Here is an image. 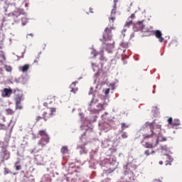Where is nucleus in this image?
<instances>
[{
	"instance_id": "f257e3e1",
	"label": "nucleus",
	"mask_w": 182,
	"mask_h": 182,
	"mask_svg": "<svg viewBox=\"0 0 182 182\" xmlns=\"http://www.w3.org/2000/svg\"><path fill=\"white\" fill-rule=\"evenodd\" d=\"M117 2H119V0H114V6L112 9L111 10V16L109 18V25L108 27H107L105 29L104 33H103V40L105 42L107 41H112V30L114 29V22L116 19V17L114 16L116 15V8L117 5Z\"/></svg>"
},
{
	"instance_id": "f03ea898",
	"label": "nucleus",
	"mask_w": 182,
	"mask_h": 182,
	"mask_svg": "<svg viewBox=\"0 0 182 182\" xmlns=\"http://www.w3.org/2000/svg\"><path fill=\"white\" fill-rule=\"evenodd\" d=\"M144 127L146 129V130H150V134H145L143 135L144 139H151L154 136H157L161 133V125H156L154 127L153 125V123L151 122H146L144 124Z\"/></svg>"
},
{
	"instance_id": "7ed1b4c3",
	"label": "nucleus",
	"mask_w": 182,
	"mask_h": 182,
	"mask_svg": "<svg viewBox=\"0 0 182 182\" xmlns=\"http://www.w3.org/2000/svg\"><path fill=\"white\" fill-rule=\"evenodd\" d=\"M49 112L44 111L42 113V116L38 115L36 117V123H39V122H41V120H44V122H47L48 119H50V117H52L53 116V114L55 113H56V108L50 107L49 109Z\"/></svg>"
},
{
	"instance_id": "20e7f679",
	"label": "nucleus",
	"mask_w": 182,
	"mask_h": 182,
	"mask_svg": "<svg viewBox=\"0 0 182 182\" xmlns=\"http://www.w3.org/2000/svg\"><path fill=\"white\" fill-rule=\"evenodd\" d=\"M98 55H100V65L95 63H92L91 64L92 68L95 72H96V70H99L100 69H103V65H105V62H107V60L106 59V57L103 55V53H99Z\"/></svg>"
},
{
	"instance_id": "39448f33",
	"label": "nucleus",
	"mask_w": 182,
	"mask_h": 182,
	"mask_svg": "<svg viewBox=\"0 0 182 182\" xmlns=\"http://www.w3.org/2000/svg\"><path fill=\"white\" fill-rule=\"evenodd\" d=\"M9 159H11V153L8 151L6 146H2L0 151V163H5Z\"/></svg>"
},
{
	"instance_id": "423d86ee",
	"label": "nucleus",
	"mask_w": 182,
	"mask_h": 182,
	"mask_svg": "<svg viewBox=\"0 0 182 182\" xmlns=\"http://www.w3.org/2000/svg\"><path fill=\"white\" fill-rule=\"evenodd\" d=\"M144 140H147V139H144V136H143L141 144L145 147V149H154V147H156L159 144V136L155 139V142L153 141L151 143L145 142Z\"/></svg>"
},
{
	"instance_id": "0eeeda50",
	"label": "nucleus",
	"mask_w": 182,
	"mask_h": 182,
	"mask_svg": "<svg viewBox=\"0 0 182 182\" xmlns=\"http://www.w3.org/2000/svg\"><path fill=\"white\" fill-rule=\"evenodd\" d=\"M23 100V95H16V97L14 98V101L16 103V109L18 110H22L23 109V107L21 105V101Z\"/></svg>"
},
{
	"instance_id": "6e6552de",
	"label": "nucleus",
	"mask_w": 182,
	"mask_h": 182,
	"mask_svg": "<svg viewBox=\"0 0 182 182\" xmlns=\"http://www.w3.org/2000/svg\"><path fill=\"white\" fill-rule=\"evenodd\" d=\"M35 159L38 164L40 166H43V164L46 163V158H45V154L36 155Z\"/></svg>"
},
{
	"instance_id": "1a4fd4ad",
	"label": "nucleus",
	"mask_w": 182,
	"mask_h": 182,
	"mask_svg": "<svg viewBox=\"0 0 182 182\" xmlns=\"http://www.w3.org/2000/svg\"><path fill=\"white\" fill-rule=\"evenodd\" d=\"M154 35H155L156 38L159 39V42L162 43L164 41V38L162 37L163 34L161 33V31L160 30H156L152 31Z\"/></svg>"
},
{
	"instance_id": "9d476101",
	"label": "nucleus",
	"mask_w": 182,
	"mask_h": 182,
	"mask_svg": "<svg viewBox=\"0 0 182 182\" xmlns=\"http://www.w3.org/2000/svg\"><path fill=\"white\" fill-rule=\"evenodd\" d=\"M12 89L11 88H4L3 90L1 96L2 97H11V95H12Z\"/></svg>"
},
{
	"instance_id": "9b49d317",
	"label": "nucleus",
	"mask_w": 182,
	"mask_h": 182,
	"mask_svg": "<svg viewBox=\"0 0 182 182\" xmlns=\"http://www.w3.org/2000/svg\"><path fill=\"white\" fill-rule=\"evenodd\" d=\"M49 143V138L47 139H41L40 141H38V146H41V147H45L46 144Z\"/></svg>"
},
{
	"instance_id": "f8f14e48",
	"label": "nucleus",
	"mask_w": 182,
	"mask_h": 182,
	"mask_svg": "<svg viewBox=\"0 0 182 182\" xmlns=\"http://www.w3.org/2000/svg\"><path fill=\"white\" fill-rule=\"evenodd\" d=\"M29 64H25L24 65L19 67V70H21L23 73H26V72H28L29 70Z\"/></svg>"
},
{
	"instance_id": "ddd939ff",
	"label": "nucleus",
	"mask_w": 182,
	"mask_h": 182,
	"mask_svg": "<svg viewBox=\"0 0 182 182\" xmlns=\"http://www.w3.org/2000/svg\"><path fill=\"white\" fill-rule=\"evenodd\" d=\"M39 136H41V139H49V135L46 133L45 130H41L38 132Z\"/></svg>"
},
{
	"instance_id": "4468645a",
	"label": "nucleus",
	"mask_w": 182,
	"mask_h": 182,
	"mask_svg": "<svg viewBox=\"0 0 182 182\" xmlns=\"http://www.w3.org/2000/svg\"><path fill=\"white\" fill-rule=\"evenodd\" d=\"M6 57H5V54L4 52L0 51V65H4V63L6 62Z\"/></svg>"
},
{
	"instance_id": "2eb2a0df",
	"label": "nucleus",
	"mask_w": 182,
	"mask_h": 182,
	"mask_svg": "<svg viewBox=\"0 0 182 182\" xmlns=\"http://www.w3.org/2000/svg\"><path fill=\"white\" fill-rule=\"evenodd\" d=\"M137 31H142L144 28V25L143 24V21H138L135 25Z\"/></svg>"
},
{
	"instance_id": "dca6fc26",
	"label": "nucleus",
	"mask_w": 182,
	"mask_h": 182,
	"mask_svg": "<svg viewBox=\"0 0 182 182\" xmlns=\"http://www.w3.org/2000/svg\"><path fill=\"white\" fill-rule=\"evenodd\" d=\"M129 124H126L124 122H122L121 124V131H119V132H124V129H129Z\"/></svg>"
},
{
	"instance_id": "f3484780",
	"label": "nucleus",
	"mask_w": 182,
	"mask_h": 182,
	"mask_svg": "<svg viewBox=\"0 0 182 182\" xmlns=\"http://www.w3.org/2000/svg\"><path fill=\"white\" fill-rule=\"evenodd\" d=\"M60 151L62 154H68V153H69V149H68V146H65L61 148Z\"/></svg>"
},
{
	"instance_id": "a211bd4d",
	"label": "nucleus",
	"mask_w": 182,
	"mask_h": 182,
	"mask_svg": "<svg viewBox=\"0 0 182 182\" xmlns=\"http://www.w3.org/2000/svg\"><path fill=\"white\" fill-rule=\"evenodd\" d=\"M180 120L178 119H175L173 121V125L172 127H176V126H180Z\"/></svg>"
},
{
	"instance_id": "6ab92c4d",
	"label": "nucleus",
	"mask_w": 182,
	"mask_h": 182,
	"mask_svg": "<svg viewBox=\"0 0 182 182\" xmlns=\"http://www.w3.org/2000/svg\"><path fill=\"white\" fill-rule=\"evenodd\" d=\"M19 161H16L15 164L16 166V170L17 171H19V170H22V166L19 165Z\"/></svg>"
},
{
	"instance_id": "aec40b11",
	"label": "nucleus",
	"mask_w": 182,
	"mask_h": 182,
	"mask_svg": "<svg viewBox=\"0 0 182 182\" xmlns=\"http://www.w3.org/2000/svg\"><path fill=\"white\" fill-rule=\"evenodd\" d=\"M150 154H154V151H153V150H146L145 151H144V155L145 156H150Z\"/></svg>"
},
{
	"instance_id": "412c9836",
	"label": "nucleus",
	"mask_w": 182,
	"mask_h": 182,
	"mask_svg": "<svg viewBox=\"0 0 182 182\" xmlns=\"http://www.w3.org/2000/svg\"><path fill=\"white\" fill-rule=\"evenodd\" d=\"M6 114H14L15 113V111L12 109H6Z\"/></svg>"
},
{
	"instance_id": "4be33fe9",
	"label": "nucleus",
	"mask_w": 182,
	"mask_h": 182,
	"mask_svg": "<svg viewBox=\"0 0 182 182\" xmlns=\"http://www.w3.org/2000/svg\"><path fill=\"white\" fill-rule=\"evenodd\" d=\"M121 134V137L122 139H127V137H129V135H127V132H120Z\"/></svg>"
},
{
	"instance_id": "5701e85b",
	"label": "nucleus",
	"mask_w": 182,
	"mask_h": 182,
	"mask_svg": "<svg viewBox=\"0 0 182 182\" xmlns=\"http://www.w3.org/2000/svg\"><path fill=\"white\" fill-rule=\"evenodd\" d=\"M4 69H6V72H12V67L11 65H4Z\"/></svg>"
},
{
	"instance_id": "b1692460",
	"label": "nucleus",
	"mask_w": 182,
	"mask_h": 182,
	"mask_svg": "<svg viewBox=\"0 0 182 182\" xmlns=\"http://www.w3.org/2000/svg\"><path fill=\"white\" fill-rule=\"evenodd\" d=\"M77 83H79V82H77V81L73 82L70 85V88H77V87H76V85H77Z\"/></svg>"
},
{
	"instance_id": "393cba45",
	"label": "nucleus",
	"mask_w": 182,
	"mask_h": 182,
	"mask_svg": "<svg viewBox=\"0 0 182 182\" xmlns=\"http://www.w3.org/2000/svg\"><path fill=\"white\" fill-rule=\"evenodd\" d=\"M132 23H133V21L128 18V21L126 22L124 26H127V28H129Z\"/></svg>"
},
{
	"instance_id": "a878e982",
	"label": "nucleus",
	"mask_w": 182,
	"mask_h": 182,
	"mask_svg": "<svg viewBox=\"0 0 182 182\" xmlns=\"http://www.w3.org/2000/svg\"><path fill=\"white\" fill-rule=\"evenodd\" d=\"M78 88H70V92L71 93H76V92H77Z\"/></svg>"
},
{
	"instance_id": "bb28decb",
	"label": "nucleus",
	"mask_w": 182,
	"mask_h": 182,
	"mask_svg": "<svg viewBox=\"0 0 182 182\" xmlns=\"http://www.w3.org/2000/svg\"><path fill=\"white\" fill-rule=\"evenodd\" d=\"M167 122H168V124H170L171 126L173 127V118L169 117V118L168 119Z\"/></svg>"
},
{
	"instance_id": "cd10ccee",
	"label": "nucleus",
	"mask_w": 182,
	"mask_h": 182,
	"mask_svg": "<svg viewBox=\"0 0 182 182\" xmlns=\"http://www.w3.org/2000/svg\"><path fill=\"white\" fill-rule=\"evenodd\" d=\"M109 92H110V88H107L105 90V95H106V96H107V95H109Z\"/></svg>"
},
{
	"instance_id": "c85d7f7f",
	"label": "nucleus",
	"mask_w": 182,
	"mask_h": 182,
	"mask_svg": "<svg viewBox=\"0 0 182 182\" xmlns=\"http://www.w3.org/2000/svg\"><path fill=\"white\" fill-rule=\"evenodd\" d=\"M4 174L6 176V174H9V169L8 168H4Z\"/></svg>"
},
{
	"instance_id": "c756f323",
	"label": "nucleus",
	"mask_w": 182,
	"mask_h": 182,
	"mask_svg": "<svg viewBox=\"0 0 182 182\" xmlns=\"http://www.w3.org/2000/svg\"><path fill=\"white\" fill-rule=\"evenodd\" d=\"M6 126L4 124H0V130H4Z\"/></svg>"
},
{
	"instance_id": "7c9ffc66",
	"label": "nucleus",
	"mask_w": 182,
	"mask_h": 182,
	"mask_svg": "<svg viewBox=\"0 0 182 182\" xmlns=\"http://www.w3.org/2000/svg\"><path fill=\"white\" fill-rule=\"evenodd\" d=\"M92 55H93L94 58H96V50H92V52H91Z\"/></svg>"
},
{
	"instance_id": "2f4dec72",
	"label": "nucleus",
	"mask_w": 182,
	"mask_h": 182,
	"mask_svg": "<svg viewBox=\"0 0 182 182\" xmlns=\"http://www.w3.org/2000/svg\"><path fill=\"white\" fill-rule=\"evenodd\" d=\"M136 18V16L134 15V14H132V15H131V16L129 18V19L130 20V19H134Z\"/></svg>"
},
{
	"instance_id": "473e14b6",
	"label": "nucleus",
	"mask_w": 182,
	"mask_h": 182,
	"mask_svg": "<svg viewBox=\"0 0 182 182\" xmlns=\"http://www.w3.org/2000/svg\"><path fill=\"white\" fill-rule=\"evenodd\" d=\"M2 117L3 122H6V119H5V117L2 116V114L0 113V119Z\"/></svg>"
},
{
	"instance_id": "72a5a7b5",
	"label": "nucleus",
	"mask_w": 182,
	"mask_h": 182,
	"mask_svg": "<svg viewBox=\"0 0 182 182\" xmlns=\"http://www.w3.org/2000/svg\"><path fill=\"white\" fill-rule=\"evenodd\" d=\"M98 106L101 107V110H105V105L100 104Z\"/></svg>"
},
{
	"instance_id": "f704fd0d",
	"label": "nucleus",
	"mask_w": 182,
	"mask_h": 182,
	"mask_svg": "<svg viewBox=\"0 0 182 182\" xmlns=\"http://www.w3.org/2000/svg\"><path fill=\"white\" fill-rule=\"evenodd\" d=\"M39 62V57H37L36 59L33 61V63H38Z\"/></svg>"
},
{
	"instance_id": "c9c22d12",
	"label": "nucleus",
	"mask_w": 182,
	"mask_h": 182,
	"mask_svg": "<svg viewBox=\"0 0 182 182\" xmlns=\"http://www.w3.org/2000/svg\"><path fill=\"white\" fill-rule=\"evenodd\" d=\"M85 146H86V144H84L83 145L80 146V149H82L83 150V149H85Z\"/></svg>"
},
{
	"instance_id": "e433bc0d",
	"label": "nucleus",
	"mask_w": 182,
	"mask_h": 182,
	"mask_svg": "<svg viewBox=\"0 0 182 182\" xmlns=\"http://www.w3.org/2000/svg\"><path fill=\"white\" fill-rule=\"evenodd\" d=\"M161 141H167V139L165 137H163Z\"/></svg>"
},
{
	"instance_id": "4c0bfd02",
	"label": "nucleus",
	"mask_w": 182,
	"mask_h": 182,
	"mask_svg": "<svg viewBox=\"0 0 182 182\" xmlns=\"http://www.w3.org/2000/svg\"><path fill=\"white\" fill-rule=\"evenodd\" d=\"M166 166H171V161L166 162Z\"/></svg>"
},
{
	"instance_id": "58836bf2",
	"label": "nucleus",
	"mask_w": 182,
	"mask_h": 182,
	"mask_svg": "<svg viewBox=\"0 0 182 182\" xmlns=\"http://www.w3.org/2000/svg\"><path fill=\"white\" fill-rule=\"evenodd\" d=\"M121 46H123L124 48H126L127 46V44H124L123 43H121Z\"/></svg>"
},
{
	"instance_id": "ea45409f",
	"label": "nucleus",
	"mask_w": 182,
	"mask_h": 182,
	"mask_svg": "<svg viewBox=\"0 0 182 182\" xmlns=\"http://www.w3.org/2000/svg\"><path fill=\"white\" fill-rule=\"evenodd\" d=\"M90 12L91 14H93V9H92V8H90Z\"/></svg>"
},
{
	"instance_id": "a19ab883",
	"label": "nucleus",
	"mask_w": 182,
	"mask_h": 182,
	"mask_svg": "<svg viewBox=\"0 0 182 182\" xmlns=\"http://www.w3.org/2000/svg\"><path fill=\"white\" fill-rule=\"evenodd\" d=\"M43 106H45L46 107H48V102H44Z\"/></svg>"
},
{
	"instance_id": "79ce46f5",
	"label": "nucleus",
	"mask_w": 182,
	"mask_h": 182,
	"mask_svg": "<svg viewBox=\"0 0 182 182\" xmlns=\"http://www.w3.org/2000/svg\"><path fill=\"white\" fill-rule=\"evenodd\" d=\"M2 72H4V69H2L1 68H0V73H1V75H2Z\"/></svg>"
},
{
	"instance_id": "37998d69",
	"label": "nucleus",
	"mask_w": 182,
	"mask_h": 182,
	"mask_svg": "<svg viewBox=\"0 0 182 182\" xmlns=\"http://www.w3.org/2000/svg\"><path fill=\"white\" fill-rule=\"evenodd\" d=\"M165 159H170V156H168V155H166V156H165Z\"/></svg>"
},
{
	"instance_id": "c03bdc74",
	"label": "nucleus",
	"mask_w": 182,
	"mask_h": 182,
	"mask_svg": "<svg viewBox=\"0 0 182 182\" xmlns=\"http://www.w3.org/2000/svg\"><path fill=\"white\" fill-rule=\"evenodd\" d=\"M107 45H109V46L112 47L113 45H112V43H107Z\"/></svg>"
},
{
	"instance_id": "a18cd8bd",
	"label": "nucleus",
	"mask_w": 182,
	"mask_h": 182,
	"mask_svg": "<svg viewBox=\"0 0 182 182\" xmlns=\"http://www.w3.org/2000/svg\"><path fill=\"white\" fill-rule=\"evenodd\" d=\"M159 164H161V165L163 164V161H159Z\"/></svg>"
},
{
	"instance_id": "49530a36",
	"label": "nucleus",
	"mask_w": 182,
	"mask_h": 182,
	"mask_svg": "<svg viewBox=\"0 0 182 182\" xmlns=\"http://www.w3.org/2000/svg\"><path fill=\"white\" fill-rule=\"evenodd\" d=\"M30 36H33L32 33L28 34Z\"/></svg>"
},
{
	"instance_id": "de8ad7c7",
	"label": "nucleus",
	"mask_w": 182,
	"mask_h": 182,
	"mask_svg": "<svg viewBox=\"0 0 182 182\" xmlns=\"http://www.w3.org/2000/svg\"><path fill=\"white\" fill-rule=\"evenodd\" d=\"M5 1V0H0V2H2V1Z\"/></svg>"
},
{
	"instance_id": "09e8293b",
	"label": "nucleus",
	"mask_w": 182,
	"mask_h": 182,
	"mask_svg": "<svg viewBox=\"0 0 182 182\" xmlns=\"http://www.w3.org/2000/svg\"><path fill=\"white\" fill-rule=\"evenodd\" d=\"M104 43H107L106 42H104Z\"/></svg>"
},
{
	"instance_id": "8fccbe9b",
	"label": "nucleus",
	"mask_w": 182,
	"mask_h": 182,
	"mask_svg": "<svg viewBox=\"0 0 182 182\" xmlns=\"http://www.w3.org/2000/svg\"><path fill=\"white\" fill-rule=\"evenodd\" d=\"M14 6H15V4H14Z\"/></svg>"
}]
</instances>
